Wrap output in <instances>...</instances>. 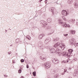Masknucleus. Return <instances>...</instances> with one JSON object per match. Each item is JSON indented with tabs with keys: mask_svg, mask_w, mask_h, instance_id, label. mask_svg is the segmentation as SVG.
<instances>
[{
	"mask_svg": "<svg viewBox=\"0 0 78 78\" xmlns=\"http://www.w3.org/2000/svg\"><path fill=\"white\" fill-rule=\"evenodd\" d=\"M53 47H51L49 48L50 52L51 53H55V48H53Z\"/></svg>",
	"mask_w": 78,
	"mask_h": 78,
	"instance_id": "nucleus-5",
	"label": "nucleus"
},
{
	"mask_svg": "<svg viewBox=\"0 0 78 78\" xmlns=\"http://www.w3.org/2000/svg\"><path fill=\"white\" fill-rule=\"evenodd\" d=\"M17 39H16V41H17Z\"/></svg>",
	"mask_w": 78,
	"mask_h": 78,
	"instance_id": "nucleus-56",
	"label": "nucleus"
},
{
	"mask_svg": "<svg viewBox=\"0 0 78 78\" xmlns=\"http://www.w3.org/2000/svg\"><path fill=\"white\" fill-rule=\"evenodd\" d=\"M41 2L42 1V0H40Z\"/></svg>",
	"mask_w": 78,
	"mask_h": 78,
	"instance_id": "nucleus-54",
	"label": "nucleus"
},
{
	"mask_svg": "<svg viewBox=\"0 0 78 78\" xmlns=\"http://www.w3.org/2000/svg\"><path fill=\"white\" fill-rule=\"evenodd\" d=\"M58 76V74H55V75L54 76H53V77L56 78H57Z\"/></svg>",
	"mask_w": 78,
	"mask_h": 78,
	"instance_id": "nucleus-25",
	"label": "nucleus"
},
{
	"mask_svg": "<svg viewBox=\"0 0 78 78\" xmlns=\"http://www.w3.org/2000/svg\"><path fill=\"white\" fill-rule=\"evenodd\" d=\"M58 22H59V24H62V25L64 23V22H62V20L61 19H60L59 20Z\"/></svg>",
	"mask_w": 78,
	"mask_h": 78,
	"instance_id": "nucleus-16",
	"label": "nucleus"
},
{
	"mask_svg": "<svg viewBox=\"0 0 78 78\" xmlns=\"http://www.w3.org/2000/svg\"><path fill=\"white\" fill-rule=\"evenodd\" d=\"M52 61L54 64H58L59 63V60H58L56 58H53L52 59Z\"/></svg>",
	"mask_w": 78,
	"mask_h": 78,
	"instance_id": "nucleus-7",
	"label": "nucleus"
},
{
	"mask_svg": "<svg viewBox=\"0 0 78 78\" xmlns=\"http://www.w3.org/2000/svg\"><path fill=\"white\" fill-rule=\"evenodd\" d=\"M7 30H5V33H7Z\"/></svg>",
	"mask_w": 78,
	"mask_h": 78,
	"instance_id": "nucleus-48",
	"label": "nucleus"
},
{
	"mask_svg": "<svg viewBox=\"0 0 78 78\" xmlns=\"http://www.w3.org/2000/svg\"><path fill=\"white\" fill-rule=\"evenodd\" d=\"M69 43H70V44H73L75 43V42L72 39H71L70 40Z\"/></svg>",
	"mask_w": 78,
	"mask_h": 78,
	"instance_id": "nucleus-15",
	"label": "nucleus"
},
{
	"mask_svg": "<svg viewBox=\"0 0 78 78\" xmlns=\"http://www.w3.org/2000/svg\"><path fill=\"white\" fill-rule=\"evenodd\" d=\"M20 78H25V77L23 76H22L20 77Z\"/></svg>",
	"mask_w": 78,
	"mask_h": 78,
	"instance_id": "nucleus-47",
	"label": "nucleus"
},
{
	"mask_svg": "<svg viewBox=\"0 0 78 78\" xmlns=\"http://www.w3.org/2000/svg\"><path fill=\"white\" fill-rule=\"evenodd\" d=\"M68 78H72L71 77H69Z\"/></svg>",
	"mask_w": 78,
	"mask_h": 78,
	"instance_id": "nucleus-50",
	"label": "nucleus"
},
{
	"mask_svg": "<svg viewBox=\"0 0 78 78\" xmlns=\"http://www.w3.org/2000/svg\"><path fill=\"white\" fill-rule=\"evenodd\" d=\"M73 51L72 49H69L68 51L69 52H67V53H68V55L69 56V59L70 60H72V59H73V58H74V57L72 55H71L72 51Z\"/></svg>",
	"mask_w": 78,
	"mask_h": 78,
	"instance_id": "nucleus-1",
	"label": "nucleus"
},
{
	"mask_svg": "<svg viewBox=\"0 0 78 78\" xmlns=\"http://www.w3.org/2000/svg\"><path fill=\"white\" fill-rule=\"evenodd\" d=\"M49 28H51V27H49Z\"/></svg>",
	"mask_w": 78,
	"mask_h": 78,
	"instance_id": "nucleus-53",
	"label": "nucleus"
},
{
	"mask_svg": "<svg viewBox=\"0 0 78 78\" xmlns=\"http://www.w3.org/2000/svg\"><path fill=\"white\" fill-rule=\"evenodd\" d=\"M27 69H28V68H29V66H28V65H27Z\"/></svg>",
	"mask_w": 78,
	"mask_h": 78,
	"instance_id": "nucleus-40",
	"label": "nucleus"
},
{
	"mask_svg": "<svg viewBox=\"0 0 78 78\" xmlns=\"http://www.w3.org/2000/svg\"><path fill=\"white\" fill-rule=\"evenodd\" d=\"M41 34L42 35V37H43V36H45V35L44 34Z\"/></svg>",
	"mask_w": 78,
	"mask_h": 78,
	"instance_id": "nucleus-37",
	"label": "nucleus"
},
{
	"mask_svg": "<svg viewBox=\"0 0 78 78\" xmlns=\"http://www.w3.org/2000/svg\"><path fill=\"white\" fill-rule=\"evenodd\" d=\"M40 23L41 25H42V26L44 27H45L47 25V22L46 21L43 20L40 21Z\"/></svg>",
	"mask_w": 78,
	"mask_h": 78,
	"instance_id": "nucleus-6",
	"label": "nucleus"
},
{
	"mask_svg": "<svg viewBox=\"0 0 78 78\" xmlns=\"http://www.w3.org/2000/svg\"><path fill=\"white\" fill-rule=\"evenodd\" d=\"M42 34H41L39 36V39H41L42 38Z\"/></svg>",
	"mask_w": 78,
	"mask_h": 78,
	"instance_id": "nucleus-22",
	"label": "nucleus"
},
{
	"mask_svg": "<svg viewBox=\"0 0 78 78\" xmlns=\"http://www.w3.org/2000/svg\"><path fill=\"white\" fill-rule=\"evenodd\" d=\"M33 75L34 76H36V72H33Z\"/></svg>",
	"mask_w": 78,
	"mask_h": 78,
	"instance_id": "nucleus-27",
	"label": "nucleus"
},
{
	"mask_svg": "<svg viewBox=\"0 0 78 78\" xmlns=\"http://www.w3.org/2000/svg\"><path fill=\"white\" fill-rule=\"evenodd\" d=\"M75 19H73L70 20V21L71 22H72L73 23H75Z\"/></svg>",
	"mask_w": 78,
	"mask_h": 78,
	"instance_id": "nucleus-23",
	"label": "nucleus"
},
{
	"mask_svg": "<svg viewBox=\"0 0 78 78\" xmlns=\"http://www.w3.org/2000/svg\"><path fill=\"white\" fill-rule=\"evenodd\" d=\"M61 13L63 16H66L70 14V12H69V10L68 9L66 10H63L62 11Z\"/></svg>",
	"mask_w": 78,
	"mask_h": 78,
	"instance_id": "nucleus-2",
	"label": "nucleus"
},
{
	"mask_svg": "<svg viewBox=\"0 0 78 78\" xmlns=\"http://www.w3.org/2000/svg\"><path fill=\"white\" fill-rule=\"evenodd\" d=\"M74 60H75V61H76V60H77V59L76 58L75 59H74Z\"/></svg>",
	"mask_w": 78,
	"mask_h": 78,
	"instance_id": "nucleus-49",
	"label": "nucleus"
},
{
	"mask_svg": "<svg viewBox=\"0 0 78 78\" xmlns=\"http://www.w3.org/2000/svg\"><path fill=\"white\" fill-rule=\"evenodd\" d=\"M62 19L64 20H65V21H66V18H65V17H64V16L62 17Z\"/></svg>",
	"mask_w": 78,
	"mask_h": 78,
	"instance_id": "nucleus-28",
	"label": "nucleus"
},
{
	"mask_svg": "<svg viewBox=\"0 0 78 78\" xmlns=\"http://www.w3.org/2000/svg\"><path fill=\"white\" fill-rule=\"evenodd\" d=\"M75 30H71V34H75Z\"/></svg>",
	"mask_w": 78,
	"mask_h": 78,
	"instance_id": "nucleus-21",
	"label": "nucleus"
},
{
	"mask_svg": "<svg viewBox=\"0 0 78 78\" xmlns=\"http://www.w3.org/2000/svg\"><path fill=\"white\" fill-rule=\"evenodd\" d=\"M64 74H65V72H63V73H61V75H64Z\"/></svg>",
	"mask_w": 78,
	"mask_h": 78,
	"instance_id": "nucleus-32",
	"label": "nucleus"
},
{
	"mask_svg": "<svg viewBox=\"0 0 78 78\" xmlns=\"http://www.w3.org/2000/svg\"><path fill=\"white\" fill-rule=\"evenodd\" d=\"M13 63H14V61H13Z\"/></svg>",
	"mask_w": 78,
	"mask_h": 78,
	"instance_id": "nucleus-52",
	"label": "nucleus"
},
{
	"mask_svg": "<svg viewBox=\"0 0 78 78\" xmlns=\"http://www.w3.org/2000/svg\"><path fill=\"white\" fill-rule=\"evenodd\" d=\"M75 73H76V74H77V75H78V70L76 71V72Z\"/></svg>",
	"mask_w": 78,
	"mask_h": 78,
	"instance_id": "nucleus-39",
	"label": "nucleus"
},
{
	"mask_svg": "<svg viewBox=\"0 0 78 78\" xmlns=\"http://www.w3.org/2000/svg\"><path fill=\"white\" fill-rule=\"evenodd\" d=\"M55 39H56V40L57 41H59V38H57Z\"/></svg>",
	"mask_w": 78,
	"mask_h": 78,
	"instance_id": "nucleus-35",
	"label": "nucleus"
},
{
	"mask_svg": "<svg viewBox=\"0 0 78 78\" xmlns=\"http://www.w3.org/2000/svg\"><path fill=\"white\" fill-rule=\"evenodd\" d=\"M4 76H5V77H7L8 76V75H4Z\"/></svg>",
	"mask_w": 78,
	"mask_h": 78,
	"instance_id": "nucleus-43",
	"label": "nucleus"
},
{
	"mask_svg": "<svg viewBox=\"0 0 78 78\" xmlns=\"http://www.w3.org/2000/svg\"><path fill=\"white\" fill-rule=\"evenodd\" d=\"M50 47L49 46H48L47 47H46V48L47 49H49V48H50Z\"/></svg>",
	"mask_w": 78,
	"mask_h": 78,
	"instance_id": "nucleus-34",
	"label": "nucleus"
},
{
	"mask_svg": "<svg viewBox=\"0 0 78 78\" xmlns=\"http://www.w3.org/2000/svg\"><path fill=\"white\" fill-rule=\"evenodd\" d=\"M62 25L63 27H66V28H67V27H68V28L70 27V26L69 25V24H67L66 23H64Z\"/></svg>",
	"mask_w": 78,
	"mask_h": 78,
	"instance_id": "nucleus-12",
	"label": "nucleus"
},
{
	"mask_svg": "<svg viewBox=\"0 0 78 78\" xmlns=\"http://www.w3.org/2000/svg\"><path fill=\"white\" fill-rule=\"evenodd\" d=\"M62 63H66V61L65 60H63L62 62Z\"/></svg>",
	"mask_w": 78,
	"mask_h": 78,
	"instance_id": "nucleus-33",
	"label": "nucleus"
},
{
	"mask_svg": "<svg viewBox=\"0 0 78 78\" xmlns=\"http://www.w3.org/2000/svg\"><path fill=\"white\" fill-rule=\"evenodd\" d=\"M44 2L45 3V4H46L47 3V0H45Z\"/></svg>",
	"mask_w": 78,
	"mask_h": 78,
	"instance_id": "nucleus-41",
	"label": "nucleus"
},
{
	"mask_svg": "<svg viewBox=\"0 0 78 78\" xmlns=\"http://www.w3.org/2000/svg\"><path fill=\"white\" fill-rule=\"evenodd\" d=\"M59 47L61 48L62 50H64V48H66V46L64 45V44L63 43H61L59 45Z\"/></svg>",
	"mask_w": 78,
	"mask_h": 78,
	"instance_id": "nucleus-9",
	"label": "nucleus"
},
{
	"mask_svg": "<svg viewBox=\"0 0 78 78\" xmlns=\"http://www.w3.org/2000/svg\"><path fill=\"white\" fill-rule=\"evenodd\" d=\"M44 66L46 69H49L51 67V64L49 62H46Z\"/></svg>",
	"mask_w": 78,
	"mask_h": 78,
	"instance_id": "nucleus-8",
	"label": "nucleus"
},
{
	"mask_svg": "<svg viewBox=\"0 0 78 78\" xmlns=\"http://www.w3.org/2000/svg\"><path fill=\"white\" fill-rule=\"evenodd\" d=\"M61 50L57 49H56V51L55 50V53L57 54V55H58L59 56H60V55H61Z\"/></svg>",
	"mask_w": 78,
	"mask_h": 78,
	"instance_id": "nucleus-10",
	"label": "nucleus"
},
{
	"mask_svg": "<svg viewBox=\"0 0 78 78\" xmlns=\"http://www.w3.org/2000/svg\"><path fill=\"white\" fill-rule=\"evenodd\" d=\"M25 39H24V41H25Z\"/></svg>",
	"mask_w": 78,
	"mask_h": 78,
	"instance_id": "nucleus-57",
	"label": "nucleus"
},
{
	"mask_svg": "<svg viewBox=\"0 0 78 78\" xmlns=\"http://www.w3.org/2000/svg\"><path fill=\"white\" fill-rule=\"evenodd\" d=\"M67 73H68V72H67Z\"/></svg>",
	"mask_w": 78,
	"mask_h": 78,
	"instance_id": "nucleus-58",
	"label": "nucleus"
},
{
	"mask_svg": "<svg viewBox=\"0 0 78 78\" xmlns=\"http://www.w3.org/2000/svg\"><path fill=\"white\" fill-rule=\"evenodd\" d=\"M62 55L63 56H67V57H69L68 55L67 52H66V51H64L62 53Z\"/></svg>",
	"mask_w": 78,
	"mask_h": 78,
	"instance_id": "nucleus-11",
	"label": "nucleus"
},
{
	"mask_svg": "<svg viewBox=\"0 0 78 78\" xmlns=\"http://www.w3.org/2000/svg\"><path fill=\"white\" fill-rule=\"evenodd\" d=\"M69 59H68V60H67L66 62H69Z\"/></svg>",
	"mask_w": 78,
	"mask_h": 78,
	"instance_id": "nucleus-45",
	"label": "nucleus"
},
{
	"mask_svg": "<svg viewBox=\"0 0 78 78\" xmlns=\"http://www.w3.org/2000/svg\"><path fill=\"white\" fill-rule=\"evenodd\" d=\"M26 38L27 39H29V40H31V37L29 36H26Z\"/></svg>",
	"mask_w": 78,
	"mask_h": 78,
	"instance_id": "nucleus-20",
	"label": "nucleus"
},
{
	"mask_svg": "<svg viewBox=\"0 0 78 78\" xmlns=\"http://www.w3.org/2000/svg\"><path fill=\"white\" fill-rule=\"evenodd\" d=\"M49 41H48V39H46L44 41V43L45 44H47L48 43Z\"/></svg>",
	"mask_w": 78,
	"mask_h": 78,
	"instance_id": "nucleus-19",
	"label": "nucleus"
},
{
	"mask_svg": "<svg viewBox=\"0 0 78 78\" xmlns=\"http://www.w3.org/2000/svg\"><path fill=\"white\" fill-rule=\"evenodd\" d=\"M38 45L39 46V48H40V49H41L42 50H43L44 49V48H45L44 46H43V45H41V44L39 43H38Z\"/></svg>",
	"mask_w": 78,
	"mask_h": 78,
	"instance_id": "nucleus-13",
	"label": "nucleus"
},
{
	"mask_svg": "<svg viewBox=\"0 0 78 78\" xmlns=\"http://www.w3.org/2000/svg\"><path fill=\"white\" fill-rule=\"evenodd\" d=\"M75 1L76 2H78V0H75Z\"/></svg>",
	"mask_w": 78,
	"mask_h": 78,
	"instance_id": "nucleus-46",
	"label": "nucleus"
},
{
	"mask_svg": "<svg viewBox=\"0 0 78 78\" xmlns=\"http://www.w3.org/2000/svg\"><path fill=\"white\" fill-rule=\"evenodd\" d=\"M68 3H72L73 2V0H69L68 1Z\"/></svg>",
	"mask_w": 78,
	"mask_h": 78,
	"instance_id": "nucleus-24",
	"label": "nucleus"
},
{
	"mask_svg": "<svg viewBox=\"0 0 78 78\" xmlns=\"http://www.w3.org/2000/svg\"><path fill=\"white\" fill-rule=\"evenodd\" d=\"M21 62H24V59H21L20 60Z\"/></svg>",
	"mask_w": 78,
	"mask_h": 78,
	"instance_id": "nucleus-31",
	"label": "nucleus"
},
{
	"mask_svg": "<svg viewBox=\"0 0 78 78\" xmlns=\"http://www.w3.org/2000/svg\"><path fill=\"white\" fill-rule=\"evenodd\" d=\"M74 45L75 47H76V46H78V43H76L74 44Z\"/></svg>",
	"mask_w": 78,
	"mask_h": 78,
	"instance_id": "nucleus-30",
	"label": "nucleus"
},
{
	"mask_svg": "<svg viewBox=\"0 0 78 78\" xmlns=\"http://www.w3.org/2000/svg\"><path fill=\"white\" fill-rule=\"evenodd\" d=\"M60 44V43H59V42H58L52 47H55V48H56V47H57L58 46H59V45Z\"/></svg>",
	"mask_w": 78,
	"mask_h": 78,
	"instance_id": "nucleus-14",
	"label": "nucleus"
},
{
	"mask_svg": "<svg viewBox=\"0 0 78 78\" xmlns=\"http://www.w3.org/2000/svg\"><path fill=\"white\" fill-rule=\"evenodd\" d=\"M9 55H10V54H9Z\"/></svg>",
	"mask_w": 78,
	"mask_h": 78,
	"instance_id": "nucleus-55",
	"label": "nucleus"
},
{
	"mask_svg": "<svg viewBox=\"0 0 78 78\" xmlns=\"http://www.w3.org/2000/svg\"><path fill=\"white\" fill-rule=\"evenodd\" d=\"M39 2H41V1H40V0H39V1H38Z\"/></svg>",
	"mask_w": 78,
	"mask_h": 78,
	"instance_id": "nucleus-51",
	"label": "nucleus"
},
{
	"mask_svg": "<svg viewBox=\"0 0 78 78\" xmlns=\"http://www.w3.org/2000/svg\"><path fill=\"white\" fill-rule=\"evenodd\" d=\"M40 58L43 61H45L47 59V56L45 55L41 54L40 55Z\"/></svg>",
	"mask_w": 78,
	"mask_h": 78,
	"instance_id": "nucleus-4",
	"label": "nucleus"
},
{
	"mask_svg": "<svg viewBox=\"0 0 78 78\" xmlns=\"http://www.w3.org/2000/svg\"><path fill=\"white\" fill-rule=\"evenodd\" d=\"M68 70H71V68H69V69H68Z\"/></svg>",
	"mask_w": 78,
	"mask_h": 78,
	"instance_id": "nucleus-44",
	"label": "nucleus"
},
{
	"mask_svg": "<svg viewBox=\"0 0 78 78\" xmlns=\"http://www.w3.org/2000/svg\"><path fill=\"white\" fill-rule=\"evenodd\" d=\"M49 11L50 12H51L53 14H55L56 12V10L53 7H50L49 8Z\"/></svg>",
	"mask_w": 78,
	"mask_h": 78,
	"instance_id": "nucleus-3",
	"label": "nucleus"
},
{
	"mask_svg": "<svg viewBox=\"0 0 78 78\" xmlns=\"http://www.w3.org/2000/svg\"><path fill=\"white\" fill-rule=\"evenodd\" d=\"M64 72H67V69H64Z\"/></svg>",
	"mask_w": 78,
	"mask_h": 78,
	"instance_id": "nucleus-42",
	"label": "nucleus"
},
{
	"mask_svg": "<svg viewBox=\"0 0 78 78\" xmlns=\"http://www.w3.org/2000/svg\"><path fill=\"white\" fill-rule=\"evenodd\" d=\"M51 21H52V20H51V18H49L47 20V22L48 23H50V22H51Z\"/></svg>",
	"mask_w": 78,
	"mask_h": 78,
	"instance_id": "nucleus-18",
	"label": "nucleus"
},
{
	"mask_svg": "<svg viewBox=\"0 0 78 78\" xmlns=\"http://www.w3.org/2000/svg\"><path fill=\"white\" fill-rule=\"evenodd\" d=\"M68 36V34H64V36H65L66 37V36Z\"/></svg>",
	"mask_w": 78,
	"mask_h": 78,
	"instance_id": "nucleus-36",
	"label": "nucleus"
},
{
	"mask_svg": "<svg viewBox=\"0 0 78 78\" xmlns=\"http://www.w3.org/2000/svg\"><path fill=\"white\" fill-rule=\"evenodd\" d=\"M22 72V70L21 69H19L18 70L19 73H20Z\"/></svg>",
	"mask_w": 78,
	"mask_h": 78,
	"instance_id": "nucleus-29",
	"label": "nucleus"
},
{
	"mask_svg": "<svg viewBox=\"0 0 78 78\" xmlns=\"http://www.w3.org/2000/svg\"><path fill=\"white\" fill-rule=\"evenodd\" d=\"M47 39L48 40L49 42H50V41H51V38L49 37Z\"/></svg>",
	"mask_w": 78,
	"mask_h": 78,
	"instance_id": "nucleus-26",
	"label": "nucleus"
},
{
	"mask_svg": "<svg viewBox=\"0 0 78 78\" xmlns=\"http://www.w3.org/2000/svg\"><path fill=\"white\" fill-rule=\"evenodd\" d=\"M53 41H54V42H56V41H57V40H56V38L55 39H54L53 40Z\"/></svg>",
	"mask_w": 78,
	"mask_h": 78,
	"instance_id": "nucleus-38",
	"label": "nucleus"
},
{
	"mask_svg": "<svg viewBox=\"0 0 78 78\" xmlns=\"http://www.w3.org/2000/svg\"><path fill=\"white\" fill-rule=\"evenodd\" d=\"M74 7L75 8H78V4H77L76 3H74Z\"/></svg>",
	"mask_w": 78,
	"mask_h": 78,
	"instance_id": "nucleus-17",
	"label": "nucleus"
}]
</instances>
